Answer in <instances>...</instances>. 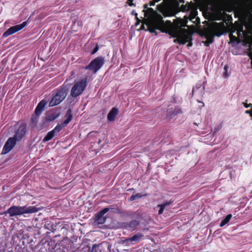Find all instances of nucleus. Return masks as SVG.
<instances>
[{"mask_svg":"<svg viewBox=\"0 0 252 252\" xmlns=\"http://www.w3.org/2000/svg\"><path fill=\"white\" fill-rule=\"evenodd\" d=\"M187 21L180 18H176L172 23L167 20L166 24L159 31L163 32L168 33L173 37L176 38L174 42L179 44L184 45L188 41L192 40V34L185 28L188 27Z\"/></svg>","mask_w":252,"mask_h":252,"instance_id":"nucleus-1","label":"nucleus"},{"mask_svg":"<svg viewBox=\"0 0 252 252\" xmlns=\"http://www.w3.org/2000/svg\"><path fill=\"white\" fill-rule=\"evenodd\" d=\"M55 135H56V134L53 130L49 131L47 133L46 135L44 137L43 142H45L51 140Z\"/></svg>","mask_w":252,"mask_h":252,"instance_id":"nucleus-20","label":"nucleus"},{"mask_svg":"<svg viewBox=\"0 0 252 252\" xmlns=\"http://www.w3.org/2000/svg\"><path fill=\"white\" fill-rule=\"evenodd\" d=\"M37 209L35 207L18 206L13 205L10 207L5 212V214H9L10 217L21 215L24 214L33 213L36 212Z\"/></svg>","mask_w":252,"mask_h":252,"instance_id":"nucleus-3","label":"nucleus"},{"mask_svg":"<svg viewBox=\"0 0 252 252\" xmlns=\"http://www.w3.org/2000/svg\"><path fill=\"white\" fill-rule=\"evenodd\" d=\"M40 115V114H36L35 112L33 114H32L30 122V126L32 127H34L36 126L38 122V119Z\"/></svg>","mask_w":252,"mask_h":252,"instance_id":"nucleus-18","label":"nucleus"},{"mask_svg":"<svg viewBox=\"0 0 252 252\" xmlns=\"http://www.w3.org/2000/svg\"><path fill=\"white\" fill-rule=\"evenodd\" d=\"M98 49H99V47L97 45L93 49V50L91 52V54L92 55H93V54H94L95 53H96L97 52V51L98 50Z\"/></svg>","mask_w":252,"mask_h":252,"instance_id":"nucleus-34","label":"nucleus"},{"mask_svg":"<svg viewBox=\"0 0 252 252\" xmlns=\"http://www.w3.org/2000/svg\"><path fill=\"white\" fill-rule=\"evenodd\" d=\"M17 141L14 137L9 138L3 146L2 153L6 154L9 152L16 145Z\"/></svg>","mask_w":252,"mask_h":252,"instance_id":"nucleus-11","label":"nucleus"},{"mask_svg":"<svg viewBox=\"0 0 252 252\" xmlns=\"http://www.w3.org/2000/svg\"><path fill=\"white\" fill-rule=\"evenodd\" d=\"M88 85V79L84 78L78 81L75 82L70 91V95L73 97H77L81 95Z\"/></svg>","mask_w":252,"mask_h":252,"instance_id":"nucleus-5","label":"nucleus"},{"mask_svg":"<svg viewBox=\"0 0 252 252\" xmlns=\"http://www.w3.org/2000/svg\"><path fill=\"white\" fill-rule=\"evenodd\" d=\"M228 65H225L224 66V72H223V76L224 78H227L228 76Z\"/></svg>","mask_w":252,"mask_h":252,"instance_id":"nucleus-29","label":"nucleus"},{"mask_svg":"<svg viewBox=\"0 0 252 252\" xmlns=\"http://www.w3.org/2000/svg\"><path fill=\"white\" fill-rule=\"evenodd\" d=\"M245 113L246 114H249L250 115V116L252 117V110H246Z\"/></svg>","mask_w":252,"mask_h":252,"instance_id":"nucleus-36","label":"nucleus"},{"mask_svg":"<svg viewBox=\"0 0 252 252\" xmlns=\"http://www.w3.org/2000/svg\"><path fill=\"white\" fill-rule=\"evenodd\" d=\"M238 35H239V34H240V32H238Z\"/></svg>","mask_w":252,"mask_h":252,"instance_id":"nucleus-45","label":"nucleus"},{"mask_svg":"<svg viewBox=\"0 0 252 252\" xmlns=\"http://www.w3.org/2000/svg\"><path fill=\"white\" fill-rule=\"evenodd\" d=\"M136 13L134 10H132L131 12V14L134 15V14Z\"/></svg>","mask_w":252,"mask_h":252,"instance_id":"nucleus-42","label":"nucleus"},{"mask_svg":"<svg viewBox=\"0 0 252 252\" xmlns=\"http://www.w3.org/2000/svg\"><path fill=\"white\" fill-rule=\"evenodd\" d=\"M230 40L232 42H237L238 40V38L235 36L233 35L232 33H230L229 35Z\"/></svg>","mask_w":252,"mask_h":252,"instance_id":"nucleus-27","label":"nucleus"},{"mask_svg":"<svg viewBox=\"0 0 252 252\" xmlns=\"http://www.w3.org/2000/svg\"><path fill=\"white\" fill-rule=\"evenodd\" d=\"M53 96L49 103L50 107H53L61 103L66 97L68 89L66 87H62L54 91Z\"/></svg>","mask_w":252,"mask_h":252,"instance_id":"nucleus-4","label":"nucleus"},{"mask_svg":"<svg viewBox=\"0 0 252 252\" xmlns=\"http://www.w3.org/2000/svg\"><path fill=\"white\" fill-rule=\"evenodd\" d=\"M134 15L135 16V18L136 19V25L139 24L140 23H143V22L140 19H139L138 18V17H137V16H138L137 13L134 14Z\"/></svg>","mask_w":252,"mask_h":252,"instance_id":"nucleus-33","label":"nucleus"},{"mask_svg":"<svg viewBox=\"0 0 252 252\" xmlns=\"http://www.w3.org/2000/svg\"><path fill=\"white\" fill-rule=\"evenodd\" d=\"M104 63L103 58L98 57L91 61L88 65L84 67V68L86 70H92L95 74L102 66Z\"/></svg>","mask_w":252,"mask_h":252,"instance_id":"nucleus-6","label":"nucleus"},{"mask_svg":"<svg viewBox=\"0 0 252 252\" xmlns=\"http://www.w3.org/2000/svg\"><path fill=\"white\" fill-rule=\"evenodd\" d=\"M191 41H192V40H190L187 42H189L187 45V47L188 48H189L190 47H191L192 46V43Z\"/></svg>","mask_w":252,"mask_h":252,"instance_id":"nucleus-35","label":"nucleus"},{"mask_svg":"<svg viewBox=\"0 0 252 252\" xmlns=\"http://www.w3.org/2000/svg\"><path fill=\"white\" fill-rule=\"evenodd\" d=\"M28 22L25 21L22 24L20 25H16L15 26H12L9 28L7 30H6L2 35V37H6L11 34H13L16 32L21 30L27 25Z\"/></svg>","mask_w":252,"mask_h":252,"instance_id":"nucleus-8","label":"nucleus"},{"mask_svg":"<svg viewBox=\"0 0 252 252\" xmlns=\"http://www.w3.org/2000/svg\"><path fill=\"white\" fill-rule=\"evenodd\" d=\"M194 90H195V89L193 88L192 89V94H193V93H194Z\"/></svg>","mask_w":252,"mask_h":252,"instance_id":"nucleus-44","label":"nucleus"},{"mask_svg":"<svg viewBox=\"0 0 252 252\" xmlns=\"http://www.w3.org/2000/svg\"><path fill=\"white\" fill-rule=\"evenodd\" d=\"M144 24H145L144 23V19L143 20V24L141 25L140 28V30H145V26H144Z\"/></svg>","mask_w":252,"mask_h":252,"instance_id":"nucleus-39","label":"nucleus"},{"mask_svg":"<svg viewBox=\"0 0 252 252\" xmlns=\"http://www.w3.org/2000/svg\"><path fill=\"white\" fill-rule=\"evenodd\" d=\"M143 12L144 13V16L146 17L144 19V23L147 26L146 31H149L151 33H155L157 34L156 30H160L163 26L166 24V21L165 22L163 20L162 16L158 14L152 8H148L147 9H144Z\"/></svg>","mask_w":252,"mask_h":252,"instance_id":"nucleus-2","label":"nucleus"},{"mask_svg":"<svg viewBox=\"0 0 252 252\" xmlns=\"http://www.w3.org/2000/svg\"><path fill=\"white\" fill-rule=\"evenodd\" d=\"M232 216L231 214L227 215L225 218L221 220L220 224V226L221 227L227 224L230 221Z\"/></svg>","mask_w":252,"mask_h":252,"instance_id":"nucleus-22","label":"nucleus"},{"mask_svg":"<svg viewBox=\"0 0 252 252\" xmlns=\"http://www.w3.org/2000/svg\"><path fill=\"white\" fill-rule=\"evenodd\" d=\"M57 115H51L48 116L47 120L49 121H54L57 118Z\"/></svg>","mask_w":252,"mask_h":252,"instance_id":"nucleus-30","label":"nucleus"},{"mask_svg":"<svg viewBox=\"0 0 252 252\" xmlns=\"http://www.w3.org/2000/svg\"><path fill=\"white\" fill-rule=\"evenodd\" d=\"M98 246L96 244H94L93 245L91 250H90V252H93L94 250Z\"/></svg>","mask_w":252,"mask_h":252,"instance_id":"nucleus-37","label":"nucleus"},{"mask_svg":"<svg viewBox=\"0 0 252 252\" xmlns=\"http://www.w3.org/2000/svg\"><path fill=\"white\" fill-rule=\"evenodd\" d=\"M53 223V222H52L50 220L46 221L44 224L45 228L50 230L51 229Z\"/></svg>","mask_w":252,"mask_h":252,"instance_id":"nucleus-24","label":"nucleus"},{"mask_svg":"<svg viewBox=\"0 0 252 252\" xmlns=\"http://www.w3.org/2000/svg\"><path fill=\"white\" fill-rule=\"evenodd\" d=\"M68 225L67 224H64L63 225L61 222H58L54 224V223L52 224V227L51 228V229L50 231H52V232H54L58 228H61V230L65 229L66 230L68 229Z\"/></svg>","mask_w":252,"mask_h":252,"instance_id":"nucleus-16","label":"nucleus"},{"mask_svg":"<svg viewBox=\"0 0 252 252\" xmlns=\"http://www.w3.org/2000/svg\"><path fill=\"white\" fill-rule=\"evenodd\" d=\"M215 13L220 17H224L226 15L224 8V3H220L217 4L214 8Z\"/></svg>","mask_w":252,"mask_h":252,"instance_id":"nucleus-13","label":"nucleus"},{"mask_svg":"<svg viewBox=\"0 0 252 252\" xmlns=\"http://www.w3.org/2000/svg\"><path fill=\"white\" fill-rule=\"evenodd\" d=\"M27 132V124L25 123H22L16 130L14 137L18 141H20L25 136Z\"/></svg>","mask_w":252,"mask_h":252,"instance_id":"nucleus-9","label":"nucleus"},{"mask_svg":"<svg viewBox=\"0 0 252 252\" xmlns=\"http://www.w3.org/2000/svg\"><path fill=\"white\" fill-rule=\"evenodd\" d=\"M182 110L179 107H175L174 109L172 108H168L167 110L166 116L169 119H172L176 115L182 113Z\"/></svg>","mask_w":252,"mask_h":252,"instance_id":"nucleus-14","label":"nucleus"},{"mask_svg":"<svg viewBox=\"0 0 252 252\" xmlns=\"http://www.w3.org/2000/svg\"><path fill=\"white\" fill-rule=\"evenodd\" d=\"M160 6V4H158L157 5V9L158 10H159V7Z\"/></svg>","mask_w":252,"mask_h":252,"instance_id":"nucleus-43","label":"nucleus"},{"mask_svg":"<svg viewBox=\"0 0 252 252\" xmlns=\"http://www.w3.org/2000/svg\"><path fill=\"white\" fill-rule=\"evenodd\" d=\"M248 2L249 10L252 12V0H248Z\"/></svg>","mask_w":252,"mask_h":252,"instance_id":"nucleus-32","label":"nucleus"},{"mask_svg":"<svg viewBox=\"0 0 252 252\" xmlns=\"http://www.w3.org/2000/svg\"><path fill=\"white\" fill-rule=\"evenodd\" d=\"M65 117H66V119L63 123L58 124L53 129V131L56 135L59 133L63 127H65L72 120L73 115L71 109H68L67 110Z\"/></svg>","mask_w":252,"mask_h":252,"instance_id":"nucleus-7","label":"nucleus"},{"mask_svg":"<svg viewBox=\"0 0 252 252\" xmlns=\"http://www.w3.org/2000/svg\"><path fill=\"white\" fill-rule=\"evenodd\" d=\"M118 113L119 110L118 108L113 107L107 115V120L109 122L114 121Z\"/></svg>","mask_w":252,"mask_h":252,"instance_id":"nucleus-15","label":"nucleus"},{"mask_svg":"<svg viewBox=\"0 0 252 252\" xmlns=\"http://www.w3.org/2000/svg\"><path fill=\"white\" fill-rule=\"evenodd\" d=\"M133 0H127L126 3L130 6H135V4L133 3Z\"/></svg>","mask_w":252,"mask_h":252,"instance_id":"nucleus-31","label":"nucleus"},{"mask_svg":"<svg viewBox=\"0 0 252 252\" xmlns=\"http://www.w3.org/2000/svg\"><path fill=\"white\" fill-rule=\"evenodd\" d=\"M47 102L46 100L43 99L41 101L39 102V103L37 104L35 109V113L36 114H41L43 109H44V107L46 105Z\"/></svg>","mask_w":252,"mask_h":252,"instance_id":"nucleus-17","label":"nucleus"},{"mask_svg":"<svg viewBox=\"0 0 252 252\" xmlns=\"http://www.w3.org/2000/svg\"><path fill=\"white\" fill-rule=\"evenodd\" d=\"M139 224V221L133 220L129 221L127 224V226L128 227L132 229H135Z\"/></svg>","mask_w":252,"mask_h":252,"instance_id":"nucleus-21","label":"nucleus"},{"mask_svg":"<svg viewBox=\"0 0 252 252\" xmlns=\"http://www.w3.org/2000/svg\"><path fill=\"white\" fill-rule=\"evenodd\" d=\"M224 8L225 13H226V12H231L232 11V7L231 6L228 5L224 3Z\"/></svg>","mask_w":252,"mask_h":252,"instance_id":"nucleus-26","label":"nucleus"},{"mask_svg":"<svg viewBox=\"0 0 252 252\" xmlns=\"http://www.w3.org/2000/svg\"><path fill=\"white\" fill-rule=\"evenodd\" d=\"M243 104L244 105V107H246V108H248V107L251 106V103L247 104V103L243 102Z\"/></svg>","mask_w":252,"mask_h":252,"instance_id":"nucleus-38","label":"nucleus"},{"mask_svg":"<svg viewBox=\"0 0 252 252\" xmlns=\"http://www.w3.org/2000/svg\"><path fill=\"white\" fill-rule=\"evenodd\" d=\"M109 208H104L98 212H97L95 215V221L97 222L98 224H103L106 220V217H104V214L109 211Z\"/></svg>","mask_w":252,"mask_h":252,"instance_id":"nucleus-10","label":"nucleus"},{"mask_svg":"<svg viewBox=\"0 0 252 252\" xmlns=\"http://www.w3.org/2000/svg\"><path fill=\"white\" fill-rule=\"evenodd\" d=\"M248 55L250 58V59L252 58V41L249 44V52L248 53Z\"/></svg>","mask_w":252,"mask_h":252,"instance_id":"nucleus-28","label":"nucleus"},{"mask_svg":"<svg viewBox=\"0 0 252 252\" xmlns=\"http://www.w3.org/2000/svg\"><path fill=\"white\" fill-rule=\"evenodd\" d=\"M146 194H142L141 193H138L135 194H132L129 198L130 201H134L137 199L140 198L143 196H146Z\"/></svg>","mask_w":252,"mask_h":252,"instance_id":"nucleus-23","label":"nucleus"},{"mask_svg":"<svg viewBox=\"0 0 252 252\" xmlns=\"http://www.w3.org/2000/svg\"><path fill=\"white\" fill-rule=\"evenodd\" d=\"M215 34H216V35H217L218 36H220L222 34V33H221V32L216 33Z\"/></svg>","mask_w":252,"mask_h":252,"instance_id":"nucleus-40","label":"nucleus"},{"mask_svg":"<svg viewBox=\"0 0 252 252\" xmlns=\"http://www.w3.org/2000/svg\"><path fill=\"white\" fill-rule=\"evenodd\" d=\"M143 235L140 233H137L131 237L126 238L123 241L126 244H135L139 242L143 237Z\"/></svg>","mask_w":252,"mask_h":252,"instance_id":"nucleus-12","label":"nucleus"},{"mask_svg":"<svg viewBox=\"0 0 252 252\" xmlns=\"http://www.w3.org/2000/svg\"><path fill=\"white\" fill-rule=\"evenodd\" d=\"M170 202L166 201V202L162 204H158V206L155 208L156 209V208H159V209L158 210V215H161L163 213L165 208L166 207L170 205Z\"/></svg>","mask_w":252,"mask_h":252,"instance_id":"nucleus-19","label":"nucleus"},{"mask_svg":"<svg viewBox=\"0 0 252 252\" xmlns=\"http://www.w3.org/2000/svg\"><path fill=\"white\" fill-rule=\"evenodd\" d=\"M214 41L213 37H211L210 38H208L207 40L204 42V44L205 46H209L211 43H212Z\"/></svg>","mask_w":252,"mask_h":252,"instance_id":"nucleus-25","label":"nucleus"},{"mask_svg":"<svg viewBox=\"0 0 252 252\" xmlns=\"http://www.w3.org/2000/svg\"><path fill=\"white\" fill-rule=\"evenodd\" d=\"M144 8L145 9H147L148 8V4H145L144 5Z\"/></svg>","mask_w":252,"mask_h":252,"instance_id":"nucleus-41","label":"nucleus"}]
</instances>
